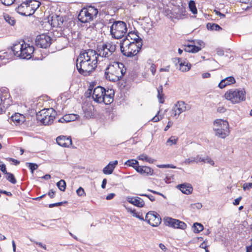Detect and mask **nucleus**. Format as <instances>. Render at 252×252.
<instances>
[{"label": "nucleus", "mask_w": 252, "mask_h": 252, "mask_svg": "<svg viewBox=\"0 0 252 252\" xmlns=\"http://www.w3.org/2000/svg\"><path fill=\"white\" fill-rule=\"evenodd\" d=\"M178 188L183 193L189 194L192 191V188L189 184H183L179 185L177 186Z\"/></svg>", "instance_id": "27"}, {"label": "nucleus", "mask_w": 252, "mask_h": 252, "mask_svg": "<svg viewBox=\"0 0 252 252\" xmlns=\"http://www.w3.org/2000/svg\"><path fill=\"white\" fill-rule=\"evenodd\" d=\"M34 48L25 42L21 44L20 42L13 45L11 52L14 56L22 59H30L33 53Z\"/></svg>", "instance_id": "5"}, {"label": "nucleus", "mask_w": 252, "mask_h": 252, "mask_svg": "<svg viewBox=\"0 0 252 252\" xmlns=\"http://www.w3.org/2000/svg\"><path fill=\"white\" fill-rule=\"evenodd\" d=\"M4 18L6 22H7L11 26H14L15 24V20L14 17H12L8 14L4 15Z\"/></svg>", "instance_id": "35"}, {"label": "nucleus", "mask_w": 252, "mask_h": 252, "mask_svg": "<svg viewBox=\"0 0 252 252\" xmlns=\"http://www.w3.org/2000/svg\"><path fill=\"white\" fill-rule=\"evenodd\" d=\"M116 50V44L112 41H108L98 45L96 53L98 58H104L110 62L115 58Z\"/></svg>", "instance_id": "4"}, {"label": "nucleus", "mask_w": 252, "mask_h": 252, "mask_svg": "<svg viewBox=\"0 0 252 252\" xmlns=\"http://www.w3.org/2000/svg\"><path fill=\"white\" fill-rule=\"evenodd\" d=\"M132 216L135 218L139 219L140 220H144V219L143 217L142 216V215H140L139 213H137L136 212V211L133 213Z\"/></svg>", "instance_id": "53"}, {"label": "nucleus", "mask_w": 252, "mask_h": 252, "mask_svg": "<svg viewBox=\"0 0 252 252\" xmlns=\"http://www.w3.org/2000/svg\"><path fill=\"white\" fill-rule=\"evenodd\" d=\"M207 28L209 30L216 31L222 29V28L219 25L214 23H208L207 24Z\"/></svg>", "instance_id": "32"}, {"label": "nucleus", "mask_w": 252, "mask_h": 252, "mask_svg": "<svg viewBox=\"0 0 252 252\" xmlns=\"http://www.w3.org/2000/svg\"><path fill=\"white\" fill-rule=\"evenodd\" d=\"M126 72V68L123 63L115 61H110L105 70L106 78L110 81L120 80Z\"/></svg>", "instance_id": "2"}, {"label": "nucleus", "mask_w": 252, "mask_h": 252, "mask_svg": "<svg viewBox=\"0 0 252 252\" xmlns=\"http://www.w3.org/2000/svg\"><path fill=\"white\" fill-rule=\"evenodd\" d=\"M194 163H196L195 157H189L188 158H186L183 162V164H185L186 165L193 164Z\"/></svg>", "instance_id": "39"}, {"label": "nucleus", "mask_w": 252, "mask_h": 252, "mask_svg": "<svg viewBox=\"0 0 252 252\" xmlns=\"http://www.w3.org/2000/svg\"><path fill=\"white\" fill-rule=\"evenodd\" d=\"M242 199V197H239L236 199H235L234 202H233V204L234 205H237L239 204L240 203V201H241Z\"/></svg>", "instance_id": "61"}, {"label": "nucleus", "mask_w": 252, "mask_h": 252, "mask_svg": "<svg viewBox=\"0 0 252 252\" xmlns=\"http://www.w3.org/2000/svg\"><path fill=\"white\" fill-rule=\"evenodd\" d=\"M0 1L3 4L9 6L13 3L14 0H0Z\"/></svg>", "instance_id": "49"}, {"label": "nucleus", "mask_w": 252, "mask_h": 252, "mask_svg": "<svg viewBox=\"0 0 252 252\" xmlns=\"http://www.w3.org/2000/svg\"><path fill=\"white\" fill-rule=\"evenodd\" d=\"M99 60L96 51L92 49L84 50L80 53L76 60L78 72L84 76H89L94 70Z\"/></svg>", "instance_id": "1"}, {"label": "nucleus", "mask_w": 252, "mask_h": 252, "mask_svg": "<svg viewBox=\"0 0 252 252\" xmlns=\"http://www.w3.org/2000/svg\"><path fill=\"white\" fill-rule=\"evenodd\" d=\"M164 12L165 16L171 19H183L186 15V9L183 6H175L172 9L165 8Z\"/></svg>", "instance_id": "12"}, {"label": "nucleus", "mask_w": 252, "mask_h": 252, "mask_svg": "<svg viewBox=\"0 0 252 252\" xmlns=\"http://www.w3.org/2000/svg\"><path fill=\"white\" fill-rule=\"evenodd\" d=\"M84 115L86 118L89 119L93 116V114L91 110L86 109L84 111Z\"/></svg>", "instance_id": "46"}, {"label": "nucleus", "mask_w": 252, "mask_h": 252, "mask_svg": "<svg viewBox=\"0 0 252 252\" xmlns=\"http://www.w3.org/2000/svg\"><path fill=\"white\" fill-rule=\"evenodd\" d=\"M138 32H129L128 35L123 40H127L128 39L129 41H134L135 43L138 44L142 43V39L137 34Z\"/></svg>", "instance_id": "23"}, {"label": "nucleus", "mask_w": 252, "mask_h": 252, "mask_svg": "<svg viewBox=\"0 0 252 252\" xmlns=\"http://www.w3.org/2000/svg\"><path fill=\"white\" fill-rule=\"evenodd\" d=\"M138 159L142 161H146L150 163H153L155 160L151 158L148 157L145 154H141L138 157Z\"/></svg>", "instance_id": "31"}, {"label": "nucleus", "mask_w": 252, "mask_h": 252, "mask_svg": "<svg viewBox=\"0 0 252 252\" xmlns=\"http://www.w3.org/2000/svg\"><path fill=\"white\" fill-rule=\"evenodd\" d=\"M174 62L179 64V69L182 72L189 71L191 67V64L190 63H187L186 61L183 62L182 59L180 58H175Z\"/></svg>", "instance_id": "22"}, {"label": "nucleus", "mask_w": 252, "mask_h": 252, "mask_svg": "<svg viewBox=\"0 0 252 252\" xmlns=\"http://www.w3.org/2000/svg\"><path fill=\"white\" fill-rule=\"evenodd\" d=\"M76 193L77 195L79 196H86V193L84 189L82 187H79L76 190Z\"/></svg>", "instance_id": "44"}, {"label": "nucleus", "mask_w": 252, "mask_h": 252, "mask_svg": "<svg viewBox=\"0 0 252 252\" xmlns=\"http://www.w3.org/2000/svg\"><path fill=\"white\" fill-rule=\"evenodd\" d=\"M115 196V194L114 193H111L109 194L108 195H107L106 199L108 200H111L114 198V197Z\"/></svg>", "instance_id": "60"}, {"label": "nucleus", "mask_w": 252, "mask_h": 252, "mask_svg": "<svg viewBox=\"0 0 252 252\" xmlns=\"http://www.w3.org/2000/svg\"><path fill=\"white\" fill-rule=\"evenodd\" d=\"M126 23L123 21H115L110 27V33L115 39L122 38L127 32Z\"/></svg>", "instance_id": "9"}, {"label": "nucleus", "mask_w": 252, "mask_h": 252, "mask_svg": "<svg viewBox=\"0 0 252 252\" xmlns=\"http://www.w3.org/2000/svg\"><path fill=\"white\" fill-rule=\"evenodd\" d=\"M243 188L244 190H249L252 188V183H245L243 186Z\"/></svg>", "instance_id": "50"}, {"label": "nucleus", "mask_w": 252, "mask_h": 252, "mask_svg": "<svg viewBox=\"0 0 252 252\" xmlns=\"http://www.w3.org/2000/svg\"><path fill=\"white\" fill-rule=\"evenodd\" d=\"M126 199L129 203L139 208L144 207L145 202L140 197L127 196Z\"/></svg>", "instance_id": "18"}, {"label": "nucleus", "mask_w": 252, "mask_h": 252, "mask_svg": "<svg viewBox=\"0 0 252 252\" xmlns=\"http://www.w3.org/2000/svg\"><path fill=\"white\" fill-rule=\"evenodd\" d=\"M184 51L187 52H191L195 53L199 52L200 50V48L198 46L192 44L185 45L184 46Z\"/></svg>", "instance_id": "29"}, {"label": "nucleus", "mask_w": 252, "mask_h": 252, "mask_svg": "<svg viewBox=\"0 0 252 252\" xmlns=\"http://www.w3.org/2000/svg\"><path fill=\"white\" fill-rule=\"evenodd\" d=\"M236 82L235 78L232 76H229L222 79L219 84V87L223 89L226 86L233 84Z\"/></svg>", "instance_id": "25"}, {"label": "nucleus", "mask_w": 252, "mask_h": 252, "mask_svg": "<svg viewBox=\"0 0 252 252\" xmlns=\"http://www.w3.org/2000/svg\"><path fill=\"white\" fill-rule=\"evenodd\" d=\"M147 190L148 191L152 192V193H153L154 194H158V195H161V196H163L164 198H165V196L163 194H162L161 193H160L159 192L156 191L155 190H152V189H148Z\"/></svg>", "instance_id": "58"}, {"label": "nucleus", "mask_w": 252, "mask_h": 252, "mask_svg": "<svg viewBox=\"0 0 252 252\" xmlns=\"http://www.w3.org/2000/svg\"><path fill=\"white\" fill-rule=\"evenodd\" d=\"M164 222L166 226L174 228L184 230L187 227V224L184 222L171 218L167 217L165 218L164 219Z\"/></svg>", "instance_id": "16"}, {"label": "nucleus", "mask_w": 252, "mask_h": 252, "mask_svg": "<svg viewBox=\"0 0 252 252\" xmlns=\"http://www.w3.org/2000/svg\"><path fill=\"white\" fill-rule=\"evenodd\" d=\"M158 100H159V102L160 103H163L164 102V99L162 97V95L160 94V92L162 93V86H160V89H158Z\"/></svg>", "instance_id": "42"}, {"label": "nucleus", "mask_w": 252, "mask_h": 252, "mask_svg": "<svg viewBox=\"0 0 252 252\" xmlns=\"http://www.w3.org/2000/svg\"><path fill=\"white\" fill-rule=\"evenodd\" d=\"M6 176V179L13 184H15L16 183V180L15 179L14 176L13 174L7 172L5 174Z\"/></svg>", "instance_id": "38"}, {"label": "nucleus", "mask_w": 252, "mask_h": 252, "mask_svg": "<svg viewBox=\"0 0 252 252\" xmlns=\"http://www.w3.org/2000/svg\"><path fill=\"white\" fill-rule=\"evenodd\" d=\"M137 195L141 196H146L148 197L151 201H154L155 200V198L154 196L152 195L147 194L145 193H139Z\"/></svg>", "instance_id": "47"}, {"label": "nucleus", "mask_w": 252, "mask_h": 252, "mask_svg": "<svg viewBox=\"0 0 252 252\" xmlns=\"http://www.w3.org/2000/svg\"><path fill=\"white\" fill-rule=\"evenodd\" d=\"M27 2H28V4L26 6L25 10L21 9L23 8L22 6L19 8V10H21L20 11V14L21 15L25 16H30L32 15L34 13L35 9L39 7L40 4V3L38 2L37 4V7L34 9L32 6V4H31L32 2V0H28Z\"/></svg>", "instance_id": "17"}, {"label": "nucleus", "mask_w": 252, "mask_h": 252, "mask_svg": "<svg viewBox=\"0 0 252 252\" xmlns=\"http://www.w3.org/2000/svg\"><path fill=\"white\" fill-rule=\"evenodd\" d=\"M193 232L196 233H199L203 229V225L200 223L195 222L193 225Z\"/></svg>", "instance_id": "33"}, {"label": "nucleus", "mask_w": 252, "mask_h": 252, "mask_svg": "<svg viewBox=\"0 0 252 252\" xmlns=\"http://www.w3.org/2000/svg\"><path fill=\"white\" fill-rule=\"evenodd\" d=\"M56 141L58 145L64 147H68L72 144V140L70 137L60 136L56 138Z\"/></svg>", "instance_id": "19"}, {"label": "nucleus", "mask_w": 252, "mask_h": 252, "mask_svg": "<svg viewBox=\"0 0 252 252\" xmlns=\"http://www.w3.org/2000/svg\"><path fill=\"white\" fill-rule=\"evenodd\" d=\"M55 193V192L51 189L49 191L48 194L51 198H53L54 197Z\"/></svg>", "instance_id": "62"}, {"label": "nucleus", "mask_w": 252, "mask_h": 252, "mask_svg": "<svg viewBox=\"0 0 252 252\" xmlns=\"http://www.w3.org/2000/svg\"><path fill=\"white\" fill-rule=\"evenodd\" d=\"M11 120L16 125H21L25 121V117L23 115L20 113H15L11 117Z\"/></svg>", "instance_id": "26"}, {"label": "nucleus", "mask_w": 252, "mask_h": 252, "mask_svg": "<svg viewBox=\"0 0 252 252\" xmlns=\"http://www.w3.org/2000/svg\"><path fill=\"white\" fill-rule=\"evenodd\" d=\"M142 43L137 44L134 41L123 40L120 43V49L123 55L127 57L136 56L141 49Z\"/></svg>", "instance_id": "6"}, {"label": "nucleus", "mask_w": 252, "mask_h": 252, "mask_svg": "<svg viewBox=\"0 0 252 252\" xmlns=\"http://www.w3.org/2000/svg\"><path fill=\"white\" fill-rule=\"evenodd\" d=\"M205 162H207L213 166L215 164L214 161L208 156L205 157Z\"/></svg>", "instance_id": "51"}, {"label": "nucleus", "mask_w": 252, "mask_h": 252, "mask_svg": "<svg viewBox=\"0 0 252 252\" xmlns=\"http://www.w3.org/2000/svg\"><path fill=\"white\" fill-rule=\"evenodd\" d=\"M114 95L113 90H106L101 86L95 88L92 94L94 101L98 103L103 102L107 105L111 104L113 101Z\"/></svg>", "instance_id": "3"}, {"label": "nucleus", "mask_w": 252, "mask_h": 252, "mask_svg": "<svg viewBox=\"0 0 252 252\" xmlns=\"http://www.w3.org/2000/svg\"><path fill=\"white\" fill-rule=\"evenodd\" d=\"M0 170L5 174L7 172L6 171V166L4 164L0 165Z\"/></svg>", "instance_id": "56"}, {"label": "nucleus", "mask_w": 252, "mask_h": 252, "mask_svg": "<svg viewBox=\"0 0 252 252\" xmlns=\"http://www.w3.org/2000/svg\"><path fill=\"white\" fill-rule=\"evenodd\" d=\"M78 117V115L74 114L65 115L63 118L60 119L59 122L63 123L64 122H69L71 121H74L77 119Z\"/></svg>", "instance_id": "28"}, {"label": "nucleus", "mask_w": 252, "mask_h": 252, "mask_svg": "<svg viewBox=\"0 0 252 252\" xmlns=\"http://www.w3.org/2000/svg\"><path fill=\"white\" fill-rule=\"evenodd\" d=\"M189 7L190 10L194 14H196L197 10L196 7L195 3L194 0H190L189 3Z\"/></svg>", "instance_id": "36"}, {"label": "nucleus", "mask_w": 252, "mask_h": 252, "mask_svg": "<svg viewBox=\"0 0 252 252\" xmlns=\"http://www.w3.org/2000/svg\"><path fill=\"white\" fill-rule=\"evenodd\" d=\"M226 111V109L223 106H219L217 108V111L220 113H223Z\"/></svg>", "instance_id": "57"}, {"label": "nucleus", "mask_w": 252, "mask_h": 252, "mask_svg": "<svg viewBox=\"0 0 252 252\" xmlns=\"http://www.w3.org/2000/svg\"><path fill=\"white\" fill-rule=\"evenodd\" d=\"M200 247L201 248H202V249H204L205 250L207 249V248H208V246H207V244L206 243H205V241H204L203 243H202L200 245Z\"/></svg>", "instance_id": "64"}, {"label": "nucleus", "mask_w": 252, "mask_h": 252, "mask_svg": "<svg viewBox=\"0 0 252 252\" xmlns=\"http://www.w3.org/2000/svg\"><path fill=\"white\" fill-rule=\"evenodd\" d=\"M144 220L147 221L151 226L156 227L161 223V219L157 213L150 211L147 213Z\"/></svg>", "instance_id": "14"}, {"label": "nucleus", "mask_w": 252, "mask_h": 252, "mask_svg": "<svg viewBox=\"0 0 252 252\" xmlns=\"http://www.w3.org/2000/svg\"><path fill=\"white\" fill-rule=\"evenodd\" d=\"M224 97L232 103H238L245 100L246 92L244 89H231L225 93Z\"/></svg>", "instance_id": "8"}, {"label": "nucleus", "mask_w": 252, "mask_h": 252, "mask_svg": "<svg viewBox=\"0 0 252 252\" xmlns=\"http://www.w3.org/2000/svg\"><path fill=\"white\" fill-rule=\"evenodd\" d=\"M31 241L37 245L39 247L43 248L44 250H46V246L45 244H43L41 242H36L34 240H31Z\"/></svg>", "instance_id": "52"}, {"label": "nucleus", "mask_w": 252, "mask_h": 252, "mask_svg": "<svg viewBox=\"0 0 252 252\" xmlns=\"http://www.w3.org/2000/svg\"><path fill=\"white\" fill-rule=\"evenodd\" d=\"M12 55L8 54L7 52H3L0 55V65L6 63L12 58Z\"/></svg>", "instance_id": "30"}, {"label": "nucleus", "mask_w": 252, "mask_h": 252, "mask_svg": "<svg viewBox=\"0 0 252 252\" xmlns=\"http://www.w3.org/2000/svg\"><path fill=\"white\" fill-rule=\"evenodd\" d=\"M55 115L56 112L53 108L44 109L37 113L36 118L44 125H49L53 123Z\"/></svg>", "instance_id": "10"}, {"label": "nucleus", "mask_w": 252, "mask_h": 252, "mask_svg": "<svg viewBox=\"0 0 252 252\" xmlns=\"http://www.w3.org/2000/svg\"><path fill=\"white\" fill-rule=\"evenodd\" d=\"M138 161L135 159H128L125 162V165L131 166L134 169L136 166H138Z\"/></svg>", "instance_id": "34"}, {"label": "nucleus", "mask_w": 252, "mask_h": 252, "mask_svg": "<svg viewBox=\"0 0 252 252\" xmlns=\"http://www.w3.org/2000/svg\"><path fill=\"white\" fill-rule=\"evenodd\" d=\"M97 13V9L93 6H90L88 8H83L80 12L78 19L82 23H87L95 17Z\"/></svg>", "instance_id": "11"}, {"label": "nucleus", "mask_w": 252, "mask_h": 252, "mask_svg": "<svg viewBox=\"0 0 252 252\" xmlns=\"http://www.w3.org/2000/svg\"><path fill=\"white\" fill-rule=\"evenodd\" d=\"M6 159L9 161H11L13 162L15 165H17V164H19V163H20V162L18 160L15 159L14 158H6Z\"/></svg>", "instance_id": "55"}, {"label": "nucleus", "mask_w": 252, "mask_h": 252, "mask_svg": "<svg viewBox=\"0 0 252 252\" xmlns=\"http://www.w3.org/2000/svg\"><path fill=\"white\" fill-rule=\"evenodd\" d=\"M177 140H178V138H176L175 136H171L166 141V144L167 145H170V146H171L172 145H175L177 143Z\"/></svg>", "instance_id": "40"}, {"label": "nucleus", "mask_w": 252, "mask_h": 252, "mask_svg": "<svg viewBox=\"0 0 252 252\" xmlns=\"http://www.w3.org/2000/svg\"><path fill=\"white\" fill-rule=\"evenodd\" d=\"M118 163V162L117 160L110 162L109 164L103 168V173L104 174L107 175L112 174Z\"/></svg>", "instance_id": "24"}, {"label": "nucleus", "mask_w": 252, "mask_h": 252, "mask_svg": "<svg viewBox=\"0 0 252 252\" xmlns=\"http://www.w3.org/2000/svg\"><path fill=\"white\" fill-rule=\"evenodd\" d=\"M63 202H58V203H53V204H50L49 205V207L53 208L54 207L60 206H61L62 205H63Z\"/></svg>", "instance_id": "54"}, {"label": "nucleus", "mask_w": 252, "mask_h": 252, "mask_svg": "<svg viewBox=\"0 0 252 252\" xmlns=\"http://www.w3.org/2000/svg\"><path fill=\"white\" fill-rule=\"evenodd\" d=\"M193 42L195 45L200 48V50L205 46V43L202 40H197L196 41H194Z\"/></svg>", "instance_id": "43"}, {"label": "nucleus", "mask_w": 252, "mask_h": 252, "mask_svg": "<svg viewBox=\"0 0 252 252\" xmlns=\"http://www.w3.org/2000/svg\"><path fill=\"white\" fill-rule=\"evenodd\" d=\"M57 186L60 190L64 191L66 189V183L64 180H61L57 183Z\"/></svg>", "instance_id": "37"}, {"label": "nucleus", "mask_w": 252, "mask_h": 252, "mask_svg": "<svg viewBox=\"0 0 252 252\" xmlns=\"http://www.w3.org/2000/svg\"><path fill=\"white\" fill-rule=\"evenodd\" d=\"M28 4V2L26 1V2H23V3H22L19 6H18L17 8H16V11L20 14V11L21 10H19V8L20 7H23V8H22L21 9L22 10H25V8H26V6L27 5V4Z\"/></svg>", "instance_id": "45"}, {"label": "nucleus", "mask_w": 252, "mask_h": 252, "mask_svg": "<svg viewBox=\"0 0 252 252\" xmlns=\"http://www.w3.org/2000/svg\"><path fill=\"white\" fill-rule=\"evenodd\" d=\"M134 169L143 176H151L153 174L154 170L149 166H138L134 167Z\"/></svg>", "instance_id": "20"}, {"label": "nucleus", "mask_w": 252, "mask_h": 252, "mask_svg": "<svg viewBox=\"0 0 252 252\" xmlns=\"http://www.w3.org/2000/svg\"><path fill=\"white\" fill-rule=\"evenodd\" d=\"M63 22V17L53 15L51 16L50 19H49V23L51 26L53 27H61Z\"/></svg>", "instance_id": "21"}, {"label": "nucleus", "mask_w": 252, "mask_h": 252, "mask_svg": "<svg viewBox=\"0 0 252 252\" xmlns=\"http://www.w3.org/2000/svg\"><path fill=\"white\" fill-rule=\"evenodd\" d=\"M190 109L185 102L183 101H178L174 104L171 110V116L177 118L182 113L189 110Z\"/></svg>", "instance_id": "13"}, {"label": "nucleus", "mask_w": 252, "mask_h": 252, "mask_svg": "<svg viewBox=\"0 0 252 252\" xmlns=\"http://www.w3.org/2000/svg\"><path fill=\"white\" fill-rule=\"evenodd\" d=\"M51 43V37L45 34H42L37 36L35 39V44L36 46L40 48H46L50 46Z\"/></svg>", "instance_id": "15"}, {"label": "nucleus", "mask_w": 252, "mask_h": 252, "mask_svg": "<svg viewBox=\"0 0 252 252\" xmlns=\"http://www.w3.org/2000/svg\"><path fill=\"white\" fill-rule=\"evenodd\" d=\"M159 111H158L157 114L152 119V121L154 122H157L160 120V118L158 116Z\"/></svg>", "instance_id": "59"}, {"label": "nucleus", "mask_w": 252, "mask_h": 252, "mask_svg": "<svg viewBox=\"0 0 252 252\" xmlns=\"http://www.w3.org/2000/svg\"><path fill=\"white\" fill-rule=\"evenodd\" d=\"M196 163L200 162H204L205 163V157H202V156L200 155H197L196 157Z\"/></svg>", "instance_id": "48"}, {"label": "nucleus", "mask_w": 252, "mask_h": 252, "mask_svg": "<svg viewBox=\"0 0 252 252\" xmlns=\"http://www.w3.org/2000/svg\"><path fill=\"white\" fill-rule=\"evenodd\" d=\"M26 164L28 165V167L31 170L32 173H33L38 167V165L36 163L27 162Z\"/></svg>", "instance_id": "41"}, {"label": "nucleus", "mask_w": 252, "mask_h": 252, "mask_svg": "<svg viewBox=\"0 0 252 252\" xmlns=\"http://www.w3.org/2000/svg\"><path fill=\"white\" fill-rule=\"evenodd\" d=\"M172 124L173 123L171 121H169L164 128V131H167L172 126Z\"/></svg>", "instance_id": "63"}, {"label": "nucleus", "mask_w": 252, "mask_h": 252, "mask_svg": "<svg viewBox=\"0 0 252 252\" xmlns=\"http://www.w3.org/2000/svg\"><path fill=\"white\" fill-rule=\"evenodd\" d=\"M213 130L216 136L224 139L230 133L228 122L223 119H217L214 122Z\"/></svg>", "instance_id": "7"}]
</instances>
